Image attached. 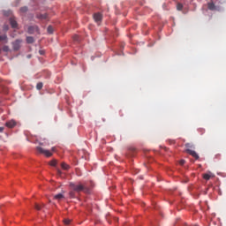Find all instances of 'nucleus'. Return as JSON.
Listing matches in <instances>:
<instances>
[{"instance_id": "1", "label": "nucleus", "mask_w": 226, "mask_h": 226, "mask_svg": "<svg viewBox=\"0 0 226 226\" xmlns=\"http://www.w3.org/2000/svg\"><path fill=\"white\" fill-rule=\"evenodd\" d=\"M70 188H72V190L77 193H80V192H86V190H87V187L80 183H70Z\"/></svg>"}, {"instance_id": "2", "label": "nucleus", "mask_w": 226, "mask_h": 226, "mask_svg": "<svg viewBox=\"0 0 226 226\" xmlns=\"http://www.w3.org/2000/svg\"><path fill=\"white\" fill-rule=\"evenodd\" d=\"M36 151L41 154H45V156H47L48 158H49V156H52V153L50 151L45 150L41 147H37Z\"/></svg>"}, {"instance_id": "3", "label": "nucleus", "mask_w": 226, "mask_h": 226, "mask_svg": "<svg viewBox=\"0 0 226 226\" xmlns=\"http://www.w3.org/2000/svg\"><path fill=\"white\" fill-rule=\"evenodd\" d=\"M40 31V28H38V26L34 25V26H28V29H27V33L29 34H34V33H39Z\"/></svg>"}, {"instance_id": "4", "label": "nucleus", "mask_w": 226, "mask_h": 226, "mask_svg": "<svg viewBox=\"0 0 226 226\" xmlns=\"http://www.w3.org/2000/svg\"><path fill=\"white\" fill-rule=\"evenodd\" d=\"M20 43H22V40H16L14 42H12V49L13 50H15L16 52L18 50H20Z\"/></svg>"}, {"instance_id": "5", "label": "nucleus", "mask_w": 226, "mask_h": 226, "mask_svg": "<svg viewBox=\"0 0 226 226\" xmlns=\"http://www.w3.org/2000/svg\"><path fill=\"white\" fill-rule=\"evenodd\" d=\"M102 19H103V15H102V13L96 12L94 14V20L97 24H100V22H102Z\"/></svg>"}, {"instance_id": "6", "label": "nucleus", "mask_w": 226, "mask_h": 226, "mask_svg": "<svg viewBox=\"0 0 226 226\" xmlns=\"http://www.w3.org/2000/svg\"><path fill=\"white\" fill-rule=\"evenodd\" d=\"M186 153H188V154H191V156L192 158H195V160H199V154H197V152L192 150V149H189L187 148L186 149Z\"/></svg>"}, {"instance_id": "7", "label": "nucleus", "mask_w": 226, "mask_h": 226, "mask_svg": "<svg viewBox=\"0 0 226 226\" xmlns=\"http://www.w3.org/2000/svg\"><path fill=\"white\" fill-rule=\"evenodd\" d=\"M5 126H7V128H15V126H17V122L15 120H10L6 122Z\"/></svg>"}, {"instance_id": "8", "label": "nucleus", "mask_w": 226, "mask_h": 226, "mask_svg": "<svg viewBox=\"0 0 226 226\" xmlns=\"http://www.w3.org/2000/svg\"><path fill=\"white\" fill-rule=\"evenodd\" d=\"M207 8L208 10H210L211 11H215L216 9V5H215V3L210 2L207 4Z\"/></svg>"}, {"instance_id": "9", "label": "nucleus", "mask_w": 226, "mask_h": 226, "mask_svg": "<svg viewBox=\"0 0 226 226\" xmlns=\"http://www.w3.org/2000/svg\"><path fill=\"white\" fill-rule=\"evenodd\" d=\"M48 18H49V15L47 13L37 15V19H40L41 20H47Z\"/></svg>"}, {"instance_id": "10", "label": "nucleus", "mask_w": 226, "mask_h": 226, "mask_svg": "<svg viewBox=\"0 0 226 226\" xmlns=\"http://www.w3.org/2000/svg\"><path fill=\"white\" fill-rule=\"evenodd\" d=\"M54 199L56 200H61L62 199H64V195H63V193H58L54 196Z\"/></svg>"}, {"instance_id": "11", "label": "nucleus", "mask_w": 226, "mask_h": 226, "mask_svg": "<svg viewBox=\"0 0 226 226\" xmlns=\"http://www.w3.org/2000/svg\"><path fill=\"white\" fill-rule=\"evenodd\" d=\"M10 22H11V27H13L14 29H16V27H18V24H17V21L15 19H11Z\"/></svg>"}, {"instance_id": "12", "label": "nucleus", "mask_w": 226, "mask_h": 226, "mask_svg": "<svg viewBox=\"0 0 226 226\" xmlns=\"http://www.w3.org/2000/svg\"><path fill=\"white\" fill-rule=\"evenodd\" d=\"M34 207H35V209H37V211H40L41 209V207H45V204L40 205L38 203H35Z\"/></svg>"}, {"instance_id": "13", "label": "nucleus", "mask_w": 226, "mask_h": 226, "mask_svg": "<svg viewBox=\"0 0 226 226\" xmlns=\"http://www.w3.org/2000/svg\"><path fill=\"white\" fill-rule=\"evenodd\" d=\"M26 43H34V38L32 36L26 37Z\"/></svg>"}, {"instance_id": "14", "label": "nucleus", "mask_w": 226, "mask_h": 226, "mask_svg": "<svg viewBox=\"0 0 226 226\" xmlns=\"http://www.w3.org/2000/svg\"><path fill=\"white\" fill-rule=\"evenodd\" d=\"M8 40V36L6 34L0 35V41H6Z\"/></svg>"}, {"instance_id": "15", "label": "nucleus", "mask_w": 226, "mask_h": 226, "mask_svg": "<svg viewBox=\"0 0 226 226\" xmlns=\"http://www.w3.org/2000/svg\"><path fill=\"white\" fill-rule=\"evenodd\" d=\"M61 167L64 170H68V169H70V166L64 162H62Z\"/></svg>"}, {"instance_id": "16", "label": "nucleus", "mask_w": 226, "mask_h": 226, "mask_svg": "<svg viewBox=\"0 0 226 226\" xmlns=\"http://www.w3.org/2000/svg\"><path fill=\"white\" fill-rule=\"evenodd\" d=\"M43 88V83L39 82L36 85V89H38V91L41 90Z\"/></svg>"}, {"instance_id": "17", "label": "nucleus", "mask_w": 226, "mask_h": 226, "mask_svg": "<svg viewBox=\"0 0 226 226\" xmlns=\"http://www.w3.org/2000/svg\"><path fill=\"white\" fill-rule=\"evenodd\" d=\"M203 178H205L206 181H209V179H211V175L209 173H206L203 175Z\"/></svg>"}, {"instance_id": "18", "label": "nucleus", "mask_w": 226, "mask_h": 226, "mask_svg": "<svg viewBox=\"0 0 226 226\" xmlns=\"http://www.w3.org/2000/svg\"><path fill=\"white\" fill-rule=\"evenodd\" d=\"M48 33L49 34H52V33H54V28L52 27V26H48Z\"/></svg>"}, {"instance_id": "19", "label": "nucleus", "mask_w": 226, "mask_h": 226, "mask_svg": "<svg viewBox=\"0 0 226 226\" xmlns=\"http://www.w3.org/2000/svg\"><path fill=\"white\" fill-rule=\"evenodd\" d=\"M49 165H51V167H56V165H57V161L53 160L49 162Z\"/></svg>"}, {"instance_id": "20", "label": "nucleus", "mask_w": 226, "mask_h": 226, "mask_svg": "<svg viewBox=\"0 0 226 226\" xmlns=\"http://www.w3.org/2000/svg\"><path fill=\"white\" fill-rule=\"evenodd\" d=\"M64 225H70V223H72V220H70V219H64Z\"/></svg>"}, {"instance_id": "21", "label": "nucleus", "mask_w": 226, "mask_h": 226, "mask_svg": "<svg viewBox=\"0 0 226 226\" xmlns=\"http://www.w3.org/2000/svg\"><path fill=\"white\" fill-rule=\"evenodd\" d=\"M177 10H178V11H181V10H183V5H182V4H177Z\"/></svg>"}, {"instance_id": "22", "label": "nucleus", "mask_w": 226, "mask_h": 226, "mask_svg": "<svg viewBox=\"0 0 226 226\" xmlns=\"http://www.w3.org/2000/svg\"><path fill=\"white\" fill-rule=\"evenodd\" d=\"M69 197H71V199H75V192L73 191L70 192Z\"/></svg>"}, {"instance_id": "23", "label": "nucleus", "mask_w": 226, "mask_h": 226, "mask_svg": "<svg viewBox=\"0 0 226 226\" xmlns=\"http://www.w3.org/2000/svg\"><path fill=\"white\" fill-rule=\"evenodd\" d=\"M20 11H21L22 13H26V11H27V7H21V8H20Z\"/></svg>"}, {"instance_id": "24", "label": "nucleus", "mask_w": 226, "mask_h": 226, "mask_svg": "<svg viewBox=\"0 0 226 226\" xmlns=\"http://www.w3.org/2000/svg\"><path fill=\"white\" fill-rule=\"evenodd\" d=\"M73 41H79V35H73Z\"/></svg>"}, {"instance_id": "25", "label": "nucleus", "mask_w": 226, "mask_h": 226, "mask_svg": "<svg viewBox=\"0 0 226 226\" xmlns=\"http://www.w3.org/2000/svg\"><path fill=\"white\" fill-rule=\"evenodd\" d=\"M3 50L4 52H8L10 50V48L8 46H4Z\"/></svg>"}, {"instance_id": "26", "label": "nucleus", "mask_w": 226, "mask_h": 226, "mask_svg": "<svg viewBox=\"0 0 226 226\" xmlns=\"http://www.w3.org/2000/svg\"><path fill=\"white\" fill-rule=\"evenodd\" d=\"M39 53H40L41 56H43L45 54V50L41 49V50H39Z\"/></svg>"}, {"instance_id": "27", "label": "nucleus", "mask_w": 226, "mask_h": 226, "mask_svg": "<svg viewBox=\"0 0 226 226\" xmlns=\"http://www.w3.org/2000/svg\"><path fill=\"white\" fill-rule=\"evenodd\" d=\"M185 147H192V144H190V143H186V144H185Z\"/></svg>"}, {"instance_id": "28", "label": "nucleus", "mask_w": 226, "mask_h": 226, "mask_svg": "<svg viewBox=\"0 0 226 226\" xmlns=\"http://www.w3.org/2000/svg\"><path fill=\"white\" fill-rule=\"evenodd\" d=\"M4 132V127H0V133H3Z\"/></svg>"}, {"instance_id": "29", "label": "nucleus", "mask_w": 226, "mask_h": 226, "mask_svg": "<svg viewBox=\"0 0 226 226\" xmlns=\"http://www.w3.org/2000/svg\"><path fill=\"white\" fill-rule=\"evenodd\" d=\"M185 160L180 161V165H185Z\"/></svg>"}, {"instance_id": "30", "label": "nucleus", "mask_w": 226, "mask_h": 226, "mask_svg": "<svg viewBox=\"0 0 226 226\" xmlns=\"http://www.w3.org/2000/svg\"><path fill=\"white\" fill-rule=\"evenodd\" d=\"M57 173H58L59 175H61V170H57Z\"/></svg>"}, {"instance_id": "31", "label": "nucleus", "mask_w": 226, "mask_h": 226, "mask_svg": "<svg viewBox=\"0 0 226 226\" xmlns=\"http://www.w3.org/2000/svg\"><path fill=\"white\" fill-rule=\"evenodd\" d=\"M52 151H56V147H52Z\"/></svg>"}, {"instance_id": "32", "label": "nucleus", "mask_w": 226, "mask_h": 226, "mask_svg": "<svg viewBox=\"0 0 226 226\" xmlns=\"http://www.w3.org/2000/svg\"><path fill=\"white\" fill-rule=\"evenodd\" d=\"M28 57H31V55H29Z\"/></svg>"}, {"instance_id": "33", "label": "nucleus", "mask_w": 226, "mask_h": 226, "mask_svg": "<svg viewBox=\"0 0 226 226\" xmlns=\"http://www.w3.org/2000/svg\"><path fill=\"white\" fill-rule=\"evenodd\" d=\"M0 52H1V49H0Z\"/></svg>"}]
</instances>
